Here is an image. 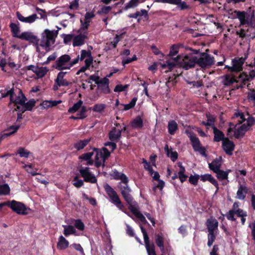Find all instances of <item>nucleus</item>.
<instances>
[{
  "instance_id": "nucleus-1",
  "label": "nucleus",
  "mask_w": 255,
  "mask_h": 255,
  "mask_svg": "<svg viewBox=\"0 0 255 255\" xmlns=\"http://www.w3.org/2000/svg\"><path fill=\"white\" fill-rule=\"evenodd\" d=\"M234 13L236 14V17L238 18L240 22L239 27L244 25L254 27L255 25V11L247 12L245 11H240L235 10Z\"/></svg>"
},
{
  "instance_id": "nucleus-2",
  "label": "nucleus",
  "mask_w": 255,
  "mask_h": 255,
  "mask_svg": "<svg viewBox=\"0 0 255 255\" xmlns=\"http://www.w3.org/2000/svg\"><path fill=\"white\" fill-rule=\"evenodd\" d=\"M56 30H50L46 29L42 34V37L39 45L42 47L49 48L51 44L55 42V39L58 34V30L60 29L58 26Z\"/></svg>"
},
{
  "instance_id": "nucleus-3",
  "label": "nucleus",
  "mask_w": 255,
  "mask_h": 255,
  "mask_svg": "<svg viewBox=\"0 0 255 255\" xmlns=\"http://www.w3.org/2000/svg\"><path fill=\"white\" fill-rule=\"evenodd\" d=\"M103 187L111 202L119 209L124 211L125 207L116 191L108 183L105 184Z\"/></svg>"
},
{
  "instance_id": "nucleus-4",
  "label": "nucleus",
  "mask_w": 255,
  "mask_h": 255,
  "mask_svg": "<svg viewBox=\"0 0 255 255\" xmlns=\"http://www.w3.org/2000/svg\"><path fill=\"white\" fill-rule=\"evenodd\" d=\"M186 133L189 138L193 149L195 151H198L200 154L205 157L208 156L206 153V148L204 146H201V142L196 135V134L188 130L186 131Z\"/></svg>"
},
{
  "instance_id": "nucleus-5",
  "label": "nucleus",
  "mask_w": 255,
  "mask_h": 255,
  "mask_svg": "<svg viewBox=\"0 0 255 255\" xmlns=\"http://www.w3.org/2000/svg\"><path fill=\"white\" fill-rule=\"evenodd\" d=\"M7 206L13 212L18 215H26L28 214L27 210H30L22 203L15 200L4 202V206Z\"/></svg>"
},
{
  "instance_id": "nucleus-6",
  "label": "nucleus",
  "mask_w": 255,
  "mask_h": 255,
  "mask_svg": "<svg viewBox=\"0 0 255 255\" xmlns=\"http://www.w3.org/2000/svg\"><path fill=\"white\" fill-rule=\"evenodd\" d=\"M195 58H196V56L191 57L186 55L182 57L180 55H178L175 58V60L176 62H179L181 67H182L185 70H189L194 68L195 65L197 64V60H195Z\"/></svg>"
},
{
  "instance_id": "nucleus-7",
  "label": "nucleus",
  "mask_w": 255,
  "mask_h": 255,
  "mask_svg": "<svg viewBox=\"0 0 255 255\" xmlns=\"http://www.w3.org/2000/svg\"><path fill=\"white\" fill-rule=\"evenodd\" d=\"M208 51L209 49H207L205 52L200 53V57L196 56L195 58V60H197V64L202 68L210 67L214 64V57L208 54Z\"/></svg>"
},
{
  "instance_id": "nucleus-8",
  "label": "nucleus",
  "mask_w": 255,
  "mask_h": 255,
  "mask_svg": "<svg viewBox=\"0 0 255 255\" xmlns=\"http://www.w3.org/2000/svg\"><path fill=\"white\" fill-rule=\"evenodd\" d=\"M71 59V57L69 55H62L57 59L52 67L59 71L69 70V64Z\"/></svg>"
},
{
  "instance_id": "nucleus-9",
  "label": "nucleus",
  "mask_w": 255,
  "mask_h": 255,
  "mask_svg": "<svg viewBox=\"0 0 255 255\" xmlns=\"http://www.w3.org/2000/svg\"><path fill=\"white\" fill-rule=\"evenodd\" d=\"M81 176L84 178V181L91 183H96L97 179L95 176L90 171V168L81 166L79 169Z\"/></svg>"
},
{
  "instance_id": "nucleus-10",
  "label": "nucleus",
  "mask_w": 255,
  "mask_h": 255,
  "mask_svg": "<svg viewBox=\"0 0 255 255\" xmlns=\"http://www.w3.org/2000/svg\"><path fill=\"white\" fill-rule=\"evenodd\" d=\"M140 230L143 236L144 241L145 243V246L148 254V255H152L155 253V246L153 242L150 243L149 237L147 235V232L143 227L141 225H139Z\"/></svg>"
},
{
  "instance_id": "nucleus-11",
  "label": "nucleus",
  "mask_w": 255,
  "mask_h": 255,
  "mask_svg": "<svg viewBox=\"0 0 255 255\" xmlns=\"http://www.w3.org/2000/svg\"><path fill=\"white\" fill-rule=\"evenodd\" d=\"M201 124L205 126L211 127L214 134V141L219 142L222 141V142H223V140L226 139V137L225 136L224 132L215 127L214 124L206 123L205 121H202Z\"/></svg>"
},
{
  "instance_id": "nucleus-12",
  "label": "nucleus",
  "mask_w": 255,
  "mask_h": 255,
  "mask_svg": "<svg viewBox=\"0 0 255 255\" xmlns=\"http://www.w3.org/2000/svg\"><path fill=\"white\" fill-rule=\"evenodd\" d=\"M18 38L29 41L33 45L36 47L37 49L38 48L39 39L37 36L33 35V33L30 31H25L22 32L18 36Z\"/></svg>"
},
{
  "instance_id": "nucleus-13",
  "label": "nucleus",
  "mask_w": 255,
  "mask_h": 255,
  "mask_svg": "<svg viewBox=\"0 0 255 255\" xmlns=\"http://www.w3.org/2000/svg\"><path fill=\"white\" fill-rule=\"evenodd\" d=\"M222 147L227 155L231 156L233 155V152L235 148V144L229 138H226L222 142Z\"/></svg>"
},
{
  "instance_id": "nucleus-14",
  "label": "nucleus",
  "mask_w": 255,
  "mask_h": 255,
  "mask_svg": "<svg viewBox=\"0 0 255 255\" xmlns=\"http://www.w3.org/2000/svg\"><path fill=\"white\" fill-rule=\"evenodd\" d=\"M247 57L235 58L232 59V69L234 70V72H240L243 71V66L246 60Z\"/></svg>"
},
{
  "instance_id": "nucleus-15",
  "label": "nucleus",
  "mask_w": 255,
  "mask_h": 255,
  "mask_svg": "<svg viewBox=\"0 0 255 255\" xmlns=\"http://www.w3.org/2000/svg\"><path fill=\"white\" fill-rule=\"evenodd\" d=\"M67 73V72H63L62 71H60V72L58 73L57 78L55 80V82L59 87H67L71 85V83L64 78Z\"/></svg>"
},
{
  "instance_id": "nucleus-16",
  "label": "nucleus",
  "mask_w": 255,
  "mask_h": 255,
  "mask_svg": "<svg viewBox=\"0 0 255 255\" xmlns=\"http://www.w3.org/2000/svg\"><path fill=\"white\" fill-rule=\"evenodd\" d=\"M110 175L115 180H121V181L120 182H121L122 184L128 183L129 180L127 175L123 173L119 172L116 169L112 170Z\"/></svg>"
},
{
  "instance_id": "nucleus-17",
  "label": "nucleus",
  "mask_w": 255,
  "mask_h": 255,
  "mask_svg": "<svg viewBox=\"0 0 255 255\" xmlns=\"http://www.w3.org/2000/svg\"><path fill=\"white\" fill-rule=\"evenodd\" d=\"M218 221L212 216L208 218L206 223L208 232H215L216 230H218Z\"/></svg>"
},
{
  "instance_id": "nucleus-18",
  "label": "nucleus",
  "mask_w": 255,
  "mask_h": 255,
  "mask_svg": "<svg viewBox=\"0 0 255 255\" xmlns=\"http://www.w3.org/2000/svg\"><path fill=\"white\" fill-rule=\"evenodd\" d=\"M109 80L107 77L101 79V82L98 85V88L100 89L102 92L106 94H109L111 90L109 88Z\"/></svg>"
},
{
  "instance_id": "nucleus-19",
  "label": "nucleus",
  "mask_w": 255,
  "mask_h": 255,
  "mask_svg": "<svg viewBox=\"0 0 255 255\" xmlns=\"http://www.w3.org/2000/svg\"><path fill=\"white\" fill-rule=\"evenodd\" d=\"M17 18L21 22L25 23H31L35 21L38 17L37 14L34 13L28 17H24L19 12L16 13Z\"/></svg>"
},
{
  "instance_id": "nucleus-20",
  "label": "nucleus",
  "mask_w": 255,
  "mask_h": 255,
  "mask_svg": "<svg viewBox=\"0 0 255 255\" xmlns=\"http://www.w3.org/2000/svg\"><path fill=\"white\" fill-rule=\"evenodd\" d=\"M87 32L82 34L80 33L74 37L73 40V45L74 47L80 46L85 43V39L88 38L87 35Z\"/></svg>"
},
{
  "instance_id": "nucleus-21",
  "label": "nucleus",
  "mask_w": 255,
  "mask_h": 255,
  "mask_svg": "<svg viewBox=\"0 0 255 255\" xmlns=\"http://www.w3.org/2000/svg\"><path fill=\"white\" fill-rule=\"evenodd\" d=\"M222 157L220 156L214 159L211 163H209V168L213 172L220 169L222 166Z\"/></svg>"
},
{
  "instance_id": "nucleus-22",
  "label": "nucleus",
  "mask_w": 255,
  "mask_h": 255,
  "mask_svg": "<svg viewBox=\"0 0 255 255\" xmlns=\"http://www.w3.org/2000/svg\"><path fill=\"white\" fill-rule=\"evenodd\" d=\"M122 130L114 128L109 133V139L112 141H117L121 137Z\"/></svg>"
},
{
  "instance_id": "nucleus-23",
  "label": "nucleus",
  "mask_w": 255,
  "mask_h": 255,
  "mask_svg": "<svg viewBox=\"0 0 255 255\" xmlns=\"http://www.w3.org/2000/svg\"><path fill=\"white\" fill-rule=\"evenodd\" d=\"M123 197L128 205V209L130 211H131L132 209L138 207L137 203L134 200L131 193L126 195Z\"/></svg>"
},
{
  "instance_id": "nucleus-24",
  "label": "nucleus",
  "mask_w": 255,
  "mask_h": 255,
  "mask_svg": "<svg viewBox=\"0 0 255 255\" xmlns=\"http://www.w3.org/2000/svg\"><path fill=\"white\" fill-rule=\"evenodd\" d=\"M248 192V188L246 186L240 184L237 192V198L243 200L245 199Z\"/></svg>"
},
{
  "instance_id": "nucleus-25",
  "label": "nucleus",
  "mask_w": 255,
  "mask_h": 255,
  "mask_svg": "<svg viewBox=\"0 0 255 255\" xmlns=\"http://www.w3.org/2000/svg\"><path fill=\"white\" fill-rule=\"evenodd\" d=\"M69 242L63 236H60L58 239L57 248L60 250H64L69 247Z\"/></svg>"
},
{
  "instance_id": "nucleus-26",
  "label": "nucleus",
  "mask_w": 255,
  "mask_h": 255,
  "mask_svg": "<svg viewBox=\"0 0 255 255\" xmlns=\"http://www.w3.org/2000/svg\"><path fill=\"white\" fill-rule=\"evenodd\" d=\"M231 172V170L228 169L226 171H224L221 169H219L214 173L216 174V177L220 181L228 179L229 173Z\"/></svg>"
},
{
  "instance_id": "nucleus-27",
  "label": "nucleus",
  "mask_w": 255,
  "mask_h": 255,
  "mask_svg": "<svg viewBox=\"0 0 255 255\" xmlns=\"http://www.w3.org/2000/svg\"><path fill=\"white\" fill-rule=\"evenodd\" d=\"M123 184H122L121 182H119L118 185V187L121 191L122 197L131 192V189L128 186V183Z\"/></svg>"
},
{
  "instance_id": "nucleus-28",
  "label": "nucleus",
  "mask_w": 255,
  "mask_h": 255,
  "mask_svg": "<svg viewBox=\"0 0 255 255\" xmlns=\"http://www.w3.org/2000/svg\"><path fill=\"white\" fill-rule=\"evenodd\" d=\"M64 228L63 234L66 237L71 235L77 236L76 230L75 227L72 225H63Z\"/></svg>"
},
{
  "instance_id": "nucleus-29",
  "label": "nucleus",
  "mask_w": 255,
  "mask_h": 255,
  "mask_svg": "<svg viewBox=\"0 0 255 255\" xmlns=\"http://www.w3.org/2000/svg\"><path fill=\"white\" fill-rule=\"evenodd\" d=\"M131 127L133 128H141L143 126V122L140 116H137L130 123Z\"/></svg>"
},
{
  "instance_id": "nucleus-30",
  "label": "nucleus",
  "mask_w": 255,
  "mask_h": 255,
  "mask_svg": "<svg viewBox=\"0 0 255 255\" xmlns=\"http://www.w3.org/2000/svg\"><path fill=\"white\" fill-rule=\"evenodd\" d=\"M19 23L17 21V24L13 22H10L9 24V27L12 33V36L14 37L18 38L19 35L18 33L20 32V27L19 26Z\"/></svg>"
},
{
  "instance_id": "nucleus-31",
  "label": "nucleus",
  "mask_w": 255,
  "mask_h": 255,
  "mask_svg": "<svg viewBox=\"0 0 255 255\" xmlns=\"http://www.w3.org/2000/svg\"><path fill=\"white\" fill-rule=\"evenodd\" d=\"M167 128L169 133L174 135L178 129V125L174 120H171L168 122Z\"/></svg>"
},
{
  "instance_id": "nucleus-32",
  "label": "nucleus",
  "mask_w": 255,
  "mask_h": 255,
  "mask_svg": "<svg viewBox=\"0 0 255 255\" xmlns=\"http://www.w3.org/2000/svg\"><path fill=\"white\" fill-rule=\"evenodd\" d=\"M91 141V138L80 140L74 144V147L77 150L83 149Z\"/></svg>"
},
{
  "instance_id": "nucleus-33",
  "label": "nucleus",
  "mask_w": 255,
  "mask_h": 255,
  "mask_svg": "<svg viewBox=\"0 0 255 255\" xmlns=\"http://www.w3.org/2000/svg\"><path fill=\"white\" fill-rule=\"evenodd\" d=\"M0 93L2 98L15 95L14 88H10V87L8 86L4 89H1L0 90Z\"/></svg>"
},
{
  "instance_id": "nucleus-34",
  "label": "nucleus",
  "mask_w": 255,
  "mask_h": 255,
  "mask_svg": "<svg viewBox=\"0 0 255 255\" xmlns=\"http://www.w3.org/2000/svg\"><path fill=\"white\" fill-rule=\"evenodd\" d=\"M100 157L103 159V166H105V162L106 160L110 156L111 152L106 147H103L100 149Z\"/></svg>"
},
{
  "instance_id": "nucleus-35",
  "label": "nucleus",
  "mask_w": 255,
  "mask_h": 255,
  "mask_svg": "<svg viewBox=\"0 0 255 255\" xmlns=\"http://www.w3.org/2000/svg\"><path fill=\"white\" fill-rule=\"evenodd\" d=\"M130 211L133 215L138 218L143 224H145L147 223L144 216L138 211V207L132 209Z\"/></svg>"
},
{
  "instance_id": "nucleus-36",
  "label": "nucleus",
  "mask_w": 255,
  "mask_h": 255,
  "mask_svg": "<svg viewBox=\"0 0 255 255\" xmlns=\"http://www.w3.org/2000/svg\"><path fill=\"white\" fill-rule=\"evenodd\" d=\"M239 81L234 77L230 75H226L224 80V85L227 86L232 85L234 83H238Z\"/></svg>"
},
{
  "instance_id": "nucleus-37",
  "label": "nucleus",
  "mask_w": 255,
  "mask_h": 255,
  "mask_svg": "<svg viewBox=\"0 0 255 255\" xmlns=\"http://www.w3.org/2000/svg\"><path fill=\"white\" fill-rule=\"evenodd\" d=\"M238 81H241V84L245 87V85L247 84L248 82L251 81V79L250 78V76H248V75L247 73L243 72L240 74V76L238 77Z\"/></svg>"
},
{
  "instance_id": "nucleus-38",
  "label": "nucleus",
  "mask_w": 255,
  "mask_h": 255,
  "mask_svg": "<svg viewBox=\"0 0 255 255\" xmlns=\"http://www.w3.org/2000/svg\"><path fill=\"white\" fill-rule=\"evenodd\" d=\"M164 149L167 152V156L170 158L172 161H175L178 158V155L177 152L176 151H172L171 150L169 151L168 145L166 144L165 145Z\"/></svg>"
},
{
  "instance_id": "nucleus-39",
  "label": "nucleus",
  "mask_w": 255,
  "mask_h": 255,
  "mask_svg": "<svg viewBox=\"0 0 255 255\" xmlns=\"http://www.w3.org/2000/svg\"><path fill=\"white\" fill-rule=\"evenodd\" d=\"M83 101L81 100H79L76 103L68 109V113L73 114L77 111L82 107Z\"/></svg>"
},
{
  "instance_id": "nucleus-40",
  "label": "nucleus",
  "mask_w": 255,
  "mask_h": 255,
  "mask_svg": "<svg viewBox=\"0 0 255 255\" xmlns=\"http://www.w3.org/2000/svg\"><path fill=\"white\" fill-rule=\"evenodd\" d=\"M181 44H177L172 45L170 48L169 53L168 54L169 56H173L176 55L179 51V49L181 47Z\"/></svg>"
},
{
  "instance_id": "nucleus-41",
  "label": "nucleus",
  "mask_w": 255,
  "mask_h": 255,
  "mask_svg": "<svg viewBox=\"0 0 255 255\" xmlns=\"http://www.w3.org/2000/svg\"><path fill=\"white\" fill-rule=\"evenodd\" d=\"M10 188L7 184L0 185V195H8L10 193Z\"/></svg>"
},
{
  "instance_id": "nucleus-42",
  "label": "nucleus",
  "mask_w": 255,
  "mask_h": 255,
  "mask_svg": "<svg viewBox=\"0 0 255 255\" xmlns=\"http://www.w3.org/2000/svg\"><path fill=\"white\" fill-rule=\"evenodd\" d=\"M30 153V151L22 147H19L17 150V154H18L21 157L27 158Z\"/></svg>"
},
{
  "instance_id": "nucleus-43",
  "label": "nucleus",
  "mask_w": 255,
  "mask_h": 255,
  "mask_svg": "<svg viewBox=\"0 0 255 255\" xmlns=\"http://www.w3.org/2000/svg\"><path fill=\"white\" fill-rule=\"evenodd\" d=\"M48 71V70L45 67H38V69L36 70V73L35 74L38 78H42L47 74Z\"/></svg>"
},
{
  "instance_id": "nucleus-44",
  "label": "nucleus",
  "mask_w": 255,
  "mask_h": 255,
  "mask_svg": "<svg viewBox=\"0 0 255 255\" xmlns=\"http://www.w3.org/2000/svg\"><path fill=\"white\" fill-rule=\"evenodd\" d=\"M137 100V98L136 97H134L129 104H121L122 106L124 107V110L128 111L131 108H133L135 106Z\"/></svg>"
},
{
  "instance_id": "nucleus-45",
  "label": "nucleus",
  "mask_w": 255,
  "mask_h": 255,
  "mask_svg": "<svg viewBox=\"0 0 255 255\" xmlns=\"http://www.w3.org/2000/svg\"><path fill=\"white\" fill-rule=\"evenodd\" d=\"M112 7L111 6H103L97 11V14L99 15L107 14L112 10Z\"/></svg>"
},
{
  "instance_id": "nucleus-46",
  "label": "nucleus",
  "mask_w": 255,
  "mask_h": 255,
  "mask_svg": "<svg viewBox=\"0 0 255 255\" xmlns=\"http://www.w3.org/2000/svg\"><path fill=\"white\" fill-rule=\"evenodd\" d=\"M36 102L34 99H30L29 101L24 103V104H22L21 106H25V107L28 110V111H31L34 107H35Z\"/></svg>"
},
{
  "instance_id": "nucleus-47",
  "label": "nucleus",
  "mask_w": 255,
  "mask_h": 255,
  "mask_svg": "<svg viewBox=\"0 0 255 255\" xmlns=\"http://www.w3.org/2000/svg\"><path fill=\"white\" fill-rule=\"evenodd\" d=\"M155 243L157 247H160L164 245V239L161 234H155Z\"/></svg>"
},
{
  "instance_id": "nucleus-48",
  "label": "nucleus",
  "mask_w": 255,
  "mask_h": 255,
  "mask_svg": "<svg viewBox=\"0 0 255 255\" xmlns=\"http://www.w3.org/2000/svg\"><path fill=\"white\" fill-rule=\"evenodd\" d=\"M75 228H77L81 231H83L85 229V225L81 219H76L75 220L74 226Z\"/></svg>"
},
{
  "instance_id": "nucleus-49",
  "label": "nucleus",
  "mask_w": 255,
  "mask_h": 255,
  "mask_svg": "<svg viewBox=\"0 0 255 255\" xmlns=\"http://www.w3.org/2000/svg\"><path fill=\"white\" fill-rule=\"evenodd\" d=\"M216 235L215 232H209L208 234V243L207 245L208 247L212 246L213 243L216 239Z\"/></svg>"
},
{
  "instance_id": "nucleus-50",
  "label": "nucleus",
  "mask_w": 255,
  "mask_h": 255,
  "mask_svg": "<svg viewBox=\"0 0 255 255\" xmlns=\"http://www.w3.org/2000/svg\"><path fill=\"white\" fill-rule=\"evenodd\" d=\"M200 178V175L197 174L195 175H191L189 177V182L190 184L196 186L198 184L199 179Z\"/></svg>"
},
{
  "instance_id": "nucleus-51",
  "label": "nucleus",
  "mask_w": 255,
  "mask_h": 255,
  "mask_svg": "<svg viewBox=\"0 0 255 255\" xmlns=\"http://www.w3.org/2000/svg\"><path fill=\"white\" fill-rule=\"evenodd\" d=\"M176 5H177V8L181 10L190 8V5H188L185 1H182V0H179L178 4Z\"/></svg>"
},
{
  "instance_id": "nucleus-52",
  "label": "nucleus",
  "mask_w": 255,
  "mask_h": 255,
  "mask_svg": "<svg viewBox=\"0 0 255 255\" xmlns=\"http://www.w3.org/2000/svg\"><path fill=\"white\" fill-rule=\"evenodd\" d=\"M106 105L103 104H95L93 106L92 110L95 112L101 113L104 110V109L106 108Z\"/></svg>"
},
{
  "instance_id": "nucleus-53",
  "label": "nucleus",
  "mask_w": 255,
  "mask_h": 255,
  "mask_svg": "<svg viewBox=\"0 0 255 255\" xmlns=\"http://www.w3.org/2000/svg\"><path fill=\"white\" fill-rule=\"evenodd\" d=\"M90 21L86 20V19H84L83 21L82 19H80V23H81V27H80V30L83 31L87 30L90 25Z\"/></svg>"
},
{
  "instance_id": "nucleus-54",
  "label": "nucleus",
  "mask_w": 255,
  "mask_h": 255,
  "mask_svg": "<svg viewBox=\"0 0 255 255\" xmlns=\"http://www.w3.org/2000/svg\"><path fill=\"white\" fill-rule=\"evenodd\" d=\"M70 247L73 248L75 250L79 252L81 255H85L84 249H83V248L82 247V246H81L80 244L74 243V244L71 245Z\"/></svg>"
},
{
  "instance_id": "nucleus-55",
  "label": "nucleus",
  "mask_w": 255,
  "mask_h": 255,
  "mask_svg": "<svg viewBox=\"0 0 255 255\" xmlns=\"http://www.w3.org/2000/svg\"><path fill=\"white\" fill-rule=\"evenodd\" d=\"M139 2V0H130L128 3H127L125 7V10H128L129 8L134 7L137 5Z\"/></svg>"
},
{
  "instance_id": "nucleus-56",
  "label": "nucleus",
  "mask_w": 255,
  "mask_h": 255,
  "mask_svg": "<svg viewBox=\"0 0 255 255\" xmlns=\"http://www.w3.org/2000/svg\"><path fill=\"white\" fill-rule=\"evenodd\" d=\"M94 154V153L93 151L85 153L82 154L81 155H80L79 157V158L80 159L83 160L85 161L89 160V159H90V158H92V157L93 156Z\"/></svg>"
},
{
  "instance_id": "nucleus-57",
  "label": "nucleus",
  "mask_w": 255,
  "mask_h": 255,
  "mask_svg": "<svg viewBox=\"0 0 255 255\" xmlns=\"http://www.w3.org/2000/svg\"><path fill=\"white\" fill-rule=\"evenodd\" d=\"M245 133L246 132H244L243 129H241V128L239 127L238 129L235 130L234 135L236 138L240 139L244 137Z\"/></svg>"
},
{
  "instance_id": "nucleus-58",
  "label": "nucleus",
  "mask_w": 255,
  "mask_h": 255,
  "mask_svg": "<svg viewBox=\"0 0 255 255\" xmlns=\"http://www.w3.org/2000/svg\"><path fill=\"white\" fill-rule=\"evenodd\" d=\"M128 87H129V85H128V84H126L125 85H123L121 84L117 85L115 87L114 91L115 92H123V91H125L127 88H128Z\"/></svg>"
},
{
  "instance_id": "nucleus-59",
  "label": "nucleus",
  "mask_w": 255,
  "mask_h": 255,
  "mask_svg": "<svg viewBox=\"0 0 255 255\" xmlns=\"http://www.w3.org/2000/svg\"><path fill=\"white\" fill-rule=\"evenodd\" d=\"M236 214L235 210H230L226 215V216L228 220L235 221L236 219L235 218V215Z\"/></svg>"
},
{
  "instance_id": "nucleus-60",
  "label": "nucleus",
  "mask_w": 255,
  "mask_h": 255,
  "mask_svg": "<svg viewBox=\"0 0 255 255\" xmlns=\"http://www.w3.org/2000/svg\"><path fill=\"white\" fill-rule=\"evenodd\" d=\"M167 68L170 71H171L175 68L177 64H179V62H176L175 60V58L174 59L173 61H171L170 60L166 61Z\"/></svg>"
},
{
  "instance_id": "nucleus-61",
  "label": "nucleus",
  "mask_w": 255,
  "mask_h": 255,
  "mask_svg": "<svg viewBox=\"0 0 255 255\" xmlns=\"http://www.w3.org/2000/svg\"><path fill=\"white\" fill-rule=\"evenodd\" d=\"M38 69L37 66H34L33 65H30L28 66H26L24 67L21 70L23 71H26L27 70H31L35 74L36 73V70Z\"/></svg>"
},
{
  "instance_id": "nucleus-62",
  "label": "nucleus",
  "mask_w": 255,
  "mask_h": 255,
  "mask_svg": "<svg viewBox=\"0 0 255 255\" xmlns=\"http://www.w3.org/2000/svg\"><path fill=\"white\" fill-rule=\"evenodd\" d=\"M73 181H75L73 185L77 188H80L84 185L83 181L81 179H79L77 176L74 178Z\"/></svg>"
},
{
  "instance_id": "nucleus-63",
  "label": "nucleus",
  "mask_w": 255,
  "mask_h": 255,
  "mask_svg": "<svg viewBox=\"0 0 255 255\" xmlns=\"http://www.w3.org/2000/svg\"><path fill=\"white\" fill-rule=\"evenodd\" d=\"M92 56L91 52L90 51H87L86 50H82L81 51V55H80V60L82 61L84 59V58L86 57H89Z\"/></svg>"
},
{
  "instance_id": "nucleus-64",
  "label": "nucleus",
  "mask_w": 255,
  "mask_h": 255,
  "mask_svg": "<svg viewBox=\"0 0 255 255\" xmlns=\"http://www.w3.org/2000/svg\"><path fill=\"white\" fill-rule=\"evenodd\" d=\"M249 227L252 230V236L253 237V239L255 242V220L253 222L250 223Z\"/></svg>"
}]
</instances>
